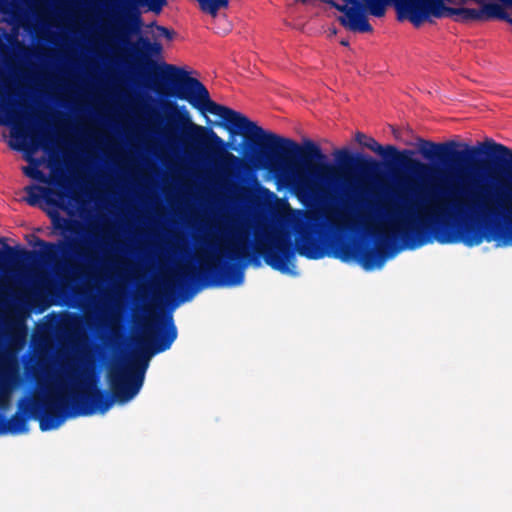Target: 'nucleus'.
<instances>
[{
    "instance_id": "obj_1",
    "label": "nucleus",
    "mask_w": 512,
    "mask_h": 512,
    "mask_svg": "<svg viewBox=\"0 0 512 512\" xmlns=\"http://www.w3.org/2000/svg\"><path fill=\"white\" fill-rule=\"evenodd\" d=\"M140 49L136 50L139 67L147 72L155 91L162 96L187 101L201 114L210 113L223 121V126L231 134H242L253 149L255 144L260 147L256 155L259 165L274 173L299 196H304L321 203L326 202V191H317L311 184L310 176L319 172L320 177L327 183H343L346 190L345 208H351L355 213V155L349 149L341 148L334 151L337 167L323 163L326 155L312 140L304 139L302 144L266 132L246 116L229 107L218 104L210 97L208 89L197 78L189 76L182 68L172 64H157L152 57H158L163 51L159 42H151L147 37H140ZM218 125H222L219 123Z\"/></svg>"
},
{
    "instance_id": "obj_2",
    "label": "nucleus",
    "mask_w": 512,
    "mask_h": 512,
    "mask_svg": "<svg viewBox=\"0 0 512 512\" xmlns=\"http://www.w3.org/2000/svg\"><path fill=\"white\" fill-rule=\"evenodd\" d=\"M417 152L427 163L411 158L412 150H403L397 168H405L416 180L413 200L404 194L397 198L404 204L397 210L389 234L377 235V246L370 243L343 244L334 256L344 262L355 260L365 270L381 268L394 253L391 247L415 250L437 241L448 243V140L435 143L419 139Z\"/></svg>"
},
{
    "instance_id": "obj_3",
    "label": "nucleus",
    "mask_w": 512,
    "mask_h": 512,
    "mask_svg": "<svg viewBox=\"0 0 512 512\" xmlns=\"http://www.w3.org/2000/svg\"><path fill=\"white\" fill-rule=\"evenodd\" d=\"M178 335L172 314H149L136 339L137 350L128 368L111 369L107 373L110 391L87 381L70 395L62 385L50 387L44 400H22L19 410L9 419L0 415V436L28 431V420L39 421L41 431L57 429L68 418L106 413L114 403L125 404L141 390L145 371L152 356L172 346Z\"/></svg>"
},
{
    "instance_id": "obj_4",
    "label": "nucleus",
    "mask_w": 512,
    "mask_h": 512,
    "mask_svg": "<svg viewBox=\"0 0 512 512\" xmlns=\"http://www.w3.org/2000/svg\"><path fill=\"white\" fill-rule=\"evenodd\" d=\"M321 215L310 213L306 221L296 227L295 243L280 233H265L256 239L251 251L247 235L237 232L226 249L217 254H207L200 259L199 267L185 266L164 283L169 295L182 294L190 299L204 287H232L244 282V270L250 262L258 265L262 257L272 269L288 273L294 266L296 252L307 259L318 260L326 255L325 242L321 235Z\"/></svg>"
},
{
    "instance_id": "obj_5",
    "label": "nucleus",
    "mask_w": 512,
    "mask_h": 512,
    "mask_svg": "<svg viewBox=\"0 0 512 512\" xmlns=\"http://www.w3.org/2000/svg\"><path fill=\"white\" fill-rule=\"evenodd\" d=\"M512 242V149L491 138L476 143V245Z\"/></svg>"
},
{
    "instance_id": "obj_6",
    "label": "nucleus",
    "mask_w": 512,
    "mask_h": 512,
    "mask_svg": "<svg viewBox=\"0 0 512 512\" xmlns=\"http://www.w3.org/2000/svg\"><path fill=\"white\" fill-rule=\"evenodd\" d=\"M168 111V122L171 126L181 128L187 139L209 160L222 161L227 168H237L243 160L228 152L227 143L209 127L194 124L185 106L175 102L164 104Z\"/></svg>"
},
{
    "instance_id": "obj_7",
    "label": "nucleus",
    "mask_w": 512,
    "mask_h": 512,
    "mask_svg": "<svg viewBox=\"0 0 512 512\" xmlns=\"http://www.w3.org/2000/svg\"><path fill=\"white\" fill-rule=\"evenodd\" d=\"M11 48L20 52L27 64V69L22 72V78L29 83L40 84L45 79L44 74L40 67L30 60L32 58L44 60L46 54L38 48L25 46L15 34L3 32L0 34V62L11 70L13 69Z\"/></svg>"
},
{
    "instance_id": "obj_8",
    "label": "nucleus",
    "mask_w": 512,
    "mask_h": 512,
    "mask_svg": "<svg viewBox=\"0 0 512 512\" xmlns=\"http://www.w3.org/2000/svg\"><path fill=\"white\" fill-rule=\"evenodd\" d=\"M36 245L44 249L43 255L49 259H54L58 254H61L65 258L80 260L87 266L96 262V253L89 241L79 242L75 239L66 238L58 241V243H52L37 239Z\"/></svg>"
},
{
    "instance_id": "obj_9",
    "label": "nucleus",
    "mask_w": 512,
    "mask_h": 512,
    "mask_svg": "<svg viewBox=\"0 0 512 512\" xmlns=\"http://www.w3.org/2000/svg\"><path fill=\"white\" fill-rule=\"evenodd\" d=\"M353 2V0H347ZM368 12L374 16L381 18L386 13L387 5L392 2L398 20H409L415 27H419L428 18L421 8L418 0H363Z\"/></svg>"
},
{
    "instance_id": "obj_10",
    "label": "nucleus",
    "mask_w": 512,
    "mask_h": 512,
    "mask_svg": "<svg viewBox=\"0 0 512 512\" xmlns=\"http://www.w3.org/2000/svg\"><path fill=\"white\" fill-rule=\"evenodd\" d=\"M52 183L58 187L57 190L36 184L26 186L24 188V191L27 194L24 199L26 203L30 206H37L41 200H44L45 203L49 206H52L56 209H64V201L69 197L68 181L65 177L59 176L54 178Z\"/></svg>"
},
{
    "instance_id": "obj_11",
    "label": "nucleus",
    "mask_w": 512,
    "mask_h": 512,
    "mask_svg": "<svg viewBox=\"0 0 512 512\" xmlns=\"http://www.w3.org/2000/svg\"><path fill=\"white\" fill-rule=\"evenodd\" d=\"M326 3L336 10L344 13V15L340 16L338 20L345 28L361 33H369L373 31V27L364 13L363 6L357 0H353V2H351L353 4L351 7L347 4H340L334 0H327Z\"/></svg>"
},
{
    "instance_id": "obj_12",
    "label": "nucleus",
    "mask_w": 512,
    "mask_h": 512,
    "mask_svg": "<svg viewBox=\"0 0 512 512\" xmlns=\"http://www.w3.org/2000/svg\"><path fill=\"white\" fill-rule=\"evenodd\" d=\"M355 140L363 147L380 155L385 165L390 169L397 168L398 157L401 156L400 151L393 145H380L373 137L366 136L362 132H357Z\"/></svg>"
},
{
    "instance_id": "obj_13",
    "label": "nucleus",
    "mask_w": 512,
    "mask_h": 512,
    "mask_svg": "<svg viewBox=\"0 0 512 512\" xmlns=\"http://www.w3.org/2000/svg\"><path fill=\"white\" fill-rule=\"evenodd\" d=\"M142 18L139 10L134 6H127L119 21L117 38L123 44H128V38L131 35L140 33Z\"/></svg>"
},
{
    "instance_id": "obj_14",
    "label": "nucleus",
    "mask_w": 512,
    "mask_h": 512,
    "mask_svg": "<svg viewBox=\"0 0 512 512\" xmlns=\"http://www.w3.org/2000/svg\"><path fill=\"white\" fill-rule=\"evenodd\" d=\"M37 258L36 251H30L21 246L5 245L2 250L0 249V267H20L35 262Z\"/></svg>"
},
{
    "instance_id": "obj_15",
    "label": "nucleus",
    "mask_w": 512,
    "mask_h": 512,
    "mask_svg": "<svg viewBox=\"0 0 512 512\" xmlns=\"http://www.w3.org/2000/svg\"><path fill=\"white\" fill-rule=\"evenodd\" d=\"M480 8L450 7V16H459L462 21H488L492 19L495 2L488 0Z\"/></svg>"
},
{
    "instance_id": "obj_16",
    "label": "nucleus",
    "mask_w": 512,
    "mask_h": 512,
    "mask_svg": "<svg viewBox=\"0 0 512 512\" xmlns=\"http://www.w3.org/2000/svg\"><path fill=\"white\" fill-rule=\"evenodd\" d=\"M199 4L200 10L210 15L213 18L218 16L221 9H226L229 6V0H196Z\"/></svg>"
},
{
    "instance_id": "obj_17",
    "label": "nucleus",
    "mask_w": 512,
    "mask_h": 512,
    "mask_svg": "<svg viewBox=\"0 0 512 512\" xmlns=\"http://www.w3.org/2000/svg\"><path fill=\"white\" fill-rule=\"evenodd\" d=\"M48 216L52 220L53 227L62 232L78 233L76 227L78 224L71 222L70 220L60 216V214L54 210L49 211Z\"/></svg>"
},
{
    "instance_id": "obj_18",
    "label": "nucleus",
    "mask_w": 512,
    "mask_h": 512,
    "mask_svg": "<svg viewBox=\"0 0 512 512\" xmlns=\"http://www.w3.org/2000/svg\"><path fill=\"white\" fill-rule=\"evenodd\" d=\"M1 65H3L0 62ZM14 91L11 86L10 79L6 76L3 68L0 66V105L11 101Z\"/></svg>"
},
{
    "instance_id": "obj_19",
    "label": "nucleus",
    "mask_w": 512,
    "mask_h": 512,
    "mask_svg": "<svg viewBox=\"0 0 512 512\" xmlns=\"http://www.w3.org/2000/svg\"><path fill=\"white\" fill-rule=\"evenodd\" d=\"M1 65H3L0 62ZM14 91L11 86L10 79L6 76L3 68L0 66V105L11 101Z\"/></svg>"
},
{
    "instance_id": "obj_20",
    "label": "nucleus",
    "mask_w": 512,
    "mask_h": 512,
    "mask_svg": "<svg viewBox=\"0 0 512 512\" xmlns=\"http://www.w3.org/2000/svg\"><path fill=\"white\" fill-rule=\"evenodd\" d=\"M23 173L27 177L35 179L37 181H40V182H43V183H48L49 182L48 178L44 175V173L41 170H39L36 166H34V167H31V166L23 167Z\"/></svg>"
},
{
    "instance_id": "obj_21",
    "label": "nucleus",
    "mask_w": 512,
    "mask_h": 512,
    "mask_svg": "<svg viewBox=\"0 0 512 512\" xmlns=\"http://www.w3.org/2000/svg\"><path fill=\"white\" fill-rule=\"evenodd\" d=\"M140 2L147 5L149 10L155 14H159L167 5V0H140Z\"/></svg>"
},
{
    "instance_id": "obj_22",
    "label": "nucleus",
    "mask_w": 512,
    "mask_h": 512,
    "mask_svg": "<svg viewBox=\"0 0 512 512\" xmlns=\"http://www.w3.org/2000/svg\"><path fill=\"white\" fill-rule=\"evenodd\" d=\"M159 36H163L168 40H171L174 36V32L164 26L155 25Z\"/></svg>"
},
{
    "instance_id": "obj_23",
    "label": "nucleus",
    "mask_w": 512,
    "mask_h": 512,
    "mask_svg": "<svg viewBox=\"0 0 512 512\" xmlns=\"http://www.w3.org/2000/svg\"><path fill=\"white\" fill-rule=\"evenodd\" d=\"M10 3L8 0H0V12L7 13Z\"/></svg>"
},
{
    "instance_id": "obj_24",
    "label": "nucleus",
    "mask_w": 512,
    "mask_h": 512,
    "mask_svg": "<svg viewBox=\"0 0 512 512\" xmlns=\"http://www.w3.org/2000/svg\"><path fill=\"white\" fill-rule=\"evenodd\" d=\"M9 146H10V148H12L14 150H17V151L22 150V146L14 143L12 141L9 142Z\"/></svg>"
},
{
    "instance_id": "obj_25",
    "label": "nucleus",
    "mask_w": 512,
    "mask_h": 512,
    "mask_svg": "<svg viewBox=\"0 0 512 512\" xmlns=\"http://www.w3.org/2000/svg\"><path fill=\"white\" fill-rule=\"evenodd\" d=\"M229 31H230V27L228 26L227 28L223 29L222 31L217 30L216 33H218V34H226Z\"/></svg>"
},
{
    "instance_id": "obj_26",
    "label": "nucleus",
    "mask_w": 512,
    "mask_h": 512,
    "mask_svg": "<svg viewBox=\"0 0 512 512\" xmlns=\"http://www.w3.org/2000/svg\"><path fill=\"white\" fill-rule=\"evenodd\" d=\"M25 158L29 162H34V159L31 156H29V155H27Z\"/></svg>"
},
{
    "instance_id": "obj_27",
    "label": "nucleus",
    "mask_w": 512,
    "mask_h": 512,
    "mask_svg": "<svg viewBox=\"0 0 512 512\" xmlns=\"http://www.w3.org/2000/svg\"><path fill=\"white\" fill-rule=\"evenodd\" d=\"M7 122L0 116V125H5Z\"/></svg>"
},
{
    "instance_id": "obj_28",
    "label": "nucleus",
    "mask_w": 512,
    "mask_h": 512,
    "mask_svg": "<svg viewBox=\"0 0 512 512\" xmlns=\"http://www.w3.org/2000/svg\"><path fill=\"white\" fill-rule=\"evenodd\" d=\"M340 43H341V45H343V46H347V45H348V41H346V40H342Z\"/></svg>"
}]
</instances>
